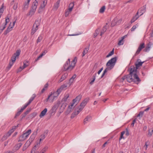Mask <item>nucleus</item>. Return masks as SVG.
Here are the masks:
<instances>
[{"label": "nucleus", "mask_w": 153, "mask_h": 153, "mask_svg": "<svg viewBox=\"0 0 153 153\" xmlns=\"http://www.w3.org/2000/svg\"><path fill=\"white\" fill-rule=\"evenodd\" d=\"M125 38V36H123L122 37L121 39L120 40L118 43V44L119 45H123L124 43V42L123 41V40Z\"/></svg>", "instance_id": "obj_28"}, {"label": "nucleus", "mask_w": 153, "mask_h": 153, "mask_svg": "<svg viewBox=\"0 0 153 153\" xmlns=\"http://www.w3.org/2000/svg\"><path fill=\"white\" fill-rule=\"evenodd\" d=\"M77 61V58L75 57L74 60L71 62L70 64V59H68L64 65V71H71L75 67Z\"/></svg>", "instance_id": "obj_2"}, {"label": "nucleus", "mask_w": 153, "mask_h": 153, "mask_svg": "<svg viewBox=\"0 0 153 153\" xmlns=\"http://www.w3.org/2000/svg\"><path fill=\"white\" fill-rule=\"evenodd\" d=\"M38 5V1L36 0H35V1L33 2V3L32 6L31 7V9L29 12V15L32 16L34 14L36 11Z\"/></svg>", "instance_id": "obj_6"}, {"label": "nucleus", "mask_w": 153, "mask_h": 153, "mask_svg": "<svg viewBox=\"0 0 153 153\" xmlns=\"http://www.w3.org/2000/svg\"><path fill=\"white\" fill-rule=\"evenodd\" d=\"M99 33V30H96L95 32V33L94 34V36L95 37H96L97 36Z\"/></svg>", "instance_id": "obj_48"}, {"label": "nucleus", "mask_w": 153, "mask_h": 153, "mask_svg": "<svg viewBox=\"0 0 153 153\" xmlns=\"http://www.w3.org/2000/svg\"><path fill=\"white\" fill-rule=\"evenodd\" d=\"M96 74H95L93 76V79L90 82V83L91 85H92L95 79V77Z\"/></svg>", "instance_id": "obj_39"}, {"label": "nucleus", "mask_w": 153, "mask_h": 153, "mask_svg": "<svg viewBox=\"0 0 153 153\" xmlns=\"http://www.w3.org/2000/svg\"><path fill=\"white\" fill-rule=\"evenodd\" d=\"M31 132V129H29L26 131L25 133H23V134L27 137Z\"/></svg>", "instance_id": "obj_30"}, {"label": "nucleus", "mask_w": 153, "mask_h": 153, "mask_svg": "<svg viewBox=\"0 0 153 153\" xmlns=\"http://www.w3.org/2000/svg\"><path fill=\"white\" fill-rule=\"evenodd\" d=\"M26 143L24 145L23 148H22L23 151H25L27 148V146H26Z\"/></svg>", "instance_id": "obj_56"}, {"label": "nucleus", "mask_w": 153, "mask_h": 153, "mask_svg": "<svg viewBox=\"0 0 153 153\" xmlns=\"http://www.w3.org/2000/svg\"><path fill=\"white\" fill-rule=\"evenodd\" d=\"M71 12V11H69V9L66 10H65V16L66 17L68 16L69 13Z\"/></svg>", "instance_id": "obj_40"}, {"label": "nucleus", "mask_w": 153, "mask_h": 153, "mask_svg": "<svg viewBox=\"0 0 153 153\" xmlns=\"http://www.w3.org/2000/svg\"><path fill=\"white\" fill-rule=\"evenodd\" d=\"M47 111V108H45L41 113L39 115V117L40 118L42 117L45 115Z\"/></svg>", "instance_id": "obj_17"}, {"label": "nucleus", "mask_w": 153, "mask_h": 153, "mask_svg": "<svg viewBox=\"0 0 153 153\" xmlns=\"http://www.w3.org/2000/svg\"><path fill=\"white\" fill-rule=\"evenodd\" d=\"M68 75V74L67 73H65L63 75H62L60 79L58 81V83H60L64 80H65V79L66 78Z\"/></svg>", "instance_id": "obj_11"}, {"label": "nucleus", "mask_w": 153, "mask_h": 153, "mask_svg": "<svg viewBox=\"0 0 153 153\" xmlns=\"http://www.w3.org/2000/svg\"><path fill=\"white\" fill-rule=\"evenodd\" d=\"M71 111V110L70 109H68L66 111V114H68Z\"/></svg>", "instance_id": "obj_64"}, {"label": "nucleus", "mask_w": 153, "mask_h": 153, "mask_svg": "<svg viewBox=\"0 0 153 153\" xmlns=\"http://www.w3.org/2000/svg\"><path fill=\"white\" fill-rule=\"evenodd\" d=\"M62 90L60 89V88H58L56 91L54 92L55 94H57V95H59L60 93L62 91Z\"/></svg>", "instance_id": "obj_36"}, {"label": "nucleus", "mask_w": 153, "mask_h": 153, "mask_svg": "<svg viewBox=\"0 0 153 153\" xmlns=\"http://www.w3.org/2000/svg\"><path fill=\"white\" fill-rule=\"evenodd\" d=\"M28 63V62L27 61H24L23 62V66L22 69H24L27 67L28 66V64H27V63Z\"/></svg>", "instance_id": "obj_37"}, {"label": "nucleus", "mask_w": 153, "mask_h": 153, "mask_svg": "<svg viewBox=\"0 0 153 153\" xmlns=\"http://www.w3.org/2000/svg\"><path fill=\"white\" fill-rule=\"evenodd\" d=\"M42 39V35H40L38 37L37 40V43H38L39 42H40Z\"/></svg>", "instance_id": "obj_35"}, {"label": "nucleus", "mask_w": 153, "mask_h": 153, "mask_svg": "<svg viewBox=\"0 0 153 153\" xmlns=\"http://www.w3.org/2000/svg\"><path fill=\"white\" fill-rule=\"evenodd\" d=\"M125 133V131H123L121 132V134L119 139V140H120L121 139L123 138H124V137L123 136V135Z\"/></svg>", "instance_id": "obj_38"}, {"label": "nucleus", "mask_w": 153, "mask_h": 153, "mask_svg": "<svg viewBox=\"0 0 153 153\" xmlns=\"http://www.w3.org/2000/svg\"><path fill=\"white\" fill-rule=\"evenodd\" d=\"M30 0H27V1L25 2L24 4V7L23 9L24 10L27 9L28 7V5Z\"/></svg>", "instance_id": "obj_12"}, {"label": "nucleus", "mask_w": 153, "mask_h": 153, "mask_svg": "<svg viewBox=\"0 0 153 153\" xmlns=\"http://www.w3.org/2000/svg\"><path fill=\"white\" fill-rule=\"evenodd\" d=\"M40 141L41 142L42 140H44L45 138V136L44 134L40 136Z\"/></svg>", "instance_id": "obj_49"}, {"label": "nucleus", "mask_w": 153, "mask_h": 153, "mask_svg": "<svg viewBox=\"0 0 153 153\" xmlns=\"http://www.w3.org/2000/svg\"><path fill=\"white\" fill-rule=\"evenodd\" d=\"M48 86V83H47L45 85L43 88L46 90L47 89Z\"/></svg>", "instance_id": "obj_58"}, {"label": "nucleus", "mask_w": 153, "mask_h": 153, "mask_svg": "<svg viewBox=\"0 0 153 153\" xmlns=\"http://www.w3.org/2000/svg\"><path fill=\"white\" fill-rule=\"evenodd\" d=\"M38 130V129H37L36 131H34L32 134V135H33V136L36 137V134H37V131Z\"/></svg>", "instance_id": "obj_62"}, {"label": "nucleus", "mask_w": 153, "mask_h": 153, "mask_svg": "<svg viewBox=\"0 0 153 153\" xmlns=\"http://www.w3.org/2000/svg\"><path fill=\"white\" fill-rule=\"evenodd\" d=\"M90 46V44L88 46L85 48L84 50L82 53V56L83 57L85 54H86L88 52V51L89 50V47Z\"/></svg>", "instance_id": "obj_16"}, {"label": "nucleus", "mask_w": 153, "mask_h": 153, "mask_svg": "<svg viewBox=\"0 0 153 153\" xmlns=\"http://www.w3.org/2000/svg\"><path fill=\"white\" fill-rule=\"evenodd\" d=\"M14 127V128H12L9 131L10 133H12L14 131L15 129L16 128V127L15 126Z\"/></svg>", "instance_id": "obj_61"}, {"label": "nucleus", "mask_w": 153, "mask_h": 153, "mask_svg": "<svg viewBox=\"0 0 153 153\" xmlns=\"http://www.w3.org/2000/svg\"><path fill=\"white\" fill-rule=\"evenodd\" d=\"M61 87L64 90H65L66 89V88L67 87V86L65 85V84H63L62 85Z\"/></svg>", "instance_id": "obj_57"}, {"label": "nucleus", "mask_w": 153, "mask_h": 153, "mask_svg": "<svg viewBox=\"0 0 153 153\" xmlns=\"http://www.w3.org/2000/svg\"><path fill=\"white\" fill-rule=\"evenodd\" d=\"M107 30L106 26L105 25L102 28L101 31L100 32V35L102 36L103 34Z\"/></svg>", "instance_id": "obj_24"}, {"label": "nucleus", "mask_w": 153, "mask_h": 153, "mask_svg": "<svg viewBox=\"0 0 153 153\" xmlns=\"http://www.w3.org/2000/svg\"><path fill=\"white\" fill-rule=\"evenodd\" d=\"M42 2V3L41 4L40 7H41L42 8H43L45 7L47 3V2H45V0H43Z\"/></svg>", "instance_id": "obj_32"}, {"label": "nucleus", "mask_w": 153, "mask_h": 153, "mask_svg": "<svg viewBox=\"0 0 153 153\" xmlns=\"http://www.w3.org/2000/svg\"><path fill=\"white\" fill-rule=\"evenodd\" d=\"M11 23H10L9 26L7 28L6 30H5L4 32V35H6L8 33L10 32L12 30V28H13V26L10 27L11 26Z\"/></svg>", "instance_id": "obj_14"}, {"label": "nucleus", "mask_w": 153, "mask_h": 153, "mask_svg": "<svg viewBox=\"0 0 153 153\" xmlns=\"http://www.w3.org/2000/svg\"><path fill=\"white\" fill-rule=\"evenodd\" d=\"M74 4L73 2L71 3L69 6V11H72L74 7Z\"/></svg>", "instance_id": "obj_27"}, {"label": "nucleus", "mask_w": 153, "mask_h": 153, "mask_svg": "<svg viewBox=\"0 0 153 153\" xmlns=\"http://www.w3.org/2000/svg\"><path fill=\"white\" fill-rule=\"evenodd\" d=\"M117 60V57H115L109 60L106 63V66L107 67L104 70L103 73L105 74L108 71L112 69L115 65Z\"/></svg>", "instance_id": "obj_3"}, {"label": "nucleus", "mask_w": 153, "mask_h": 153, "mask_svg": "<svg viewBox=\"0 0 153 153\" xmlns=\"http://www.w3.org/2000/svg\"><path fill=\"white\" fill-rule=\"evenodd\" d=\"M140 48H141V49H143L145 47V44L144 43H143L142 44H140L139 46L138 47Z\"/></svg>", "instance_id": "obj_44"}, {"label": "nucleus", "mask_w": 153, "mask_h": 153, "mask_svg": "<svg viewBox=\"0 0 153 153\" xmlns=\"http://www.w3.org/2000/svg\"><path fill=\"white\" fill-rule=\"evenodd\" d=\"M153 133V130H152V131L151 132H150V131L149 130V133L148 134V136L149 137H151Z\"/></svg>", "instance_id": "obj_53"}, {"label": "nucleus", "mask_w": 153, "mask_h": 153, "mask_svg": "<svg viewBox=\"0 0 153 153\" xmlns=\"http://www.w3.org/2000/svg\"><path fill=\"white\" fill-rule=\"evenodd\" d=\"M144 113V111H140L137 115V117H142Z\"/></svg>", "instance_id": "obj_46"}, {"label": "nucleus", "mask_w": 153, "mask_h": 153, "mask_svg": "<svg viewBox=\"0 0 153 153\" xmlns=\"http://www.w3.org/2000/svg\"><path fill=\"white\" fill-rule=\"evenodd\" d=\"M89 98H85L81 103L80 106L83 107L84 108L86 104L89 101Z\"/></svg>", "instance_id": "obj_10"}, {"label": "nucleus", "mask_w": 153, "mask_h": 153, "mask_svg": "<svg viewBox=\"0 0 153 153\" xmlns=\"http://www.w3.org/2000/svg\"><path fill=\"white\" fill-rule=\"evenodd\" d=\"M146 5H145L138 10V12H139L140 13H141L140 16L142 15L146 12Z\"/></svg>", "instance_id": "obj_8"}, {"label": "nucleus", "mask_w": 153, "mask_h": 153, "mask_svg": "<svg viewBox=\"0 0 153 153\" xmlns=\"http://www.w3.org/2000/svg\"><path fill=\"white\" fill-rule=\"evenodd\" d=\"M136 119H134L133 120L132 123L131 124V126H132V127L134 126V124L135 123L136 121Z\"/></svg>", "instance_id": "obj_59"}, {"label": "nucleus", "mask_w": 153, "mask_h": 153, "mask_svg": "<svg viewBox=\"0 0 153 153\" xmlns=\"http://www.w3.org/2000/svg\"><path fill=\"white\" fill-rule=\"evenodd\" d=\"M139 12L137 11L135 15L132 18L131 21V23H132L136 20L140 16L138 15Z\"/></svg>", "instance_id": "obj_7"}, {"label": "nucleus", "mask_w": 153, "mask_h": 153, "mask_svg": "<svg viewBox=\"0 0 153 153\" xmlns=\"http://www.w3.org/2000/svg\"><path fill=\"white\" fill-rule=\"evenodd\" d=\"M82 98V96L80 95H78L76 97L75 99H74L73 100V101H74L78 103L79 100H81Z\"/></svg>", "instance_id": "obj_20"}, {"label": "nucleus", "mask_w": 153, "mask_h": 153, "mask_svg": "<svg viewBox=\"0 0 153 153\" xmlns=\"http://www.w3.org/2000/svg\"><path fill=\"white\" fill-rule=\"evenodd\" d=\"M40 20H36L35 22L33 25H34V27H38V26H39L40 25Z\"/></svg>", "instance_id": "obj_26"}, {"label": "nucleus", "mask_w": 153, "mask_h": 153, "mask_svg": "<svg viewBox=\"0 0 153 153\" xmlns=\"http://www.w3.org/2000/svg\"><path fill=\"white\" fill-rule=\"evenodd\" d=\"M52 94H53L52 96L53 97V98H52V100H53L55 97H57L59 95H57V94H55L54 92L53 93L52 92Z\"/></svg>", "instance_id": "obj_45"}, {"label": "nucleus", "mask_w": 153, "mask_h": 153, "mask_svg": "<svg viewBox=\"0 0 153 153\" xmlns=\"http://www.w3.org/2000/svg\"><path fill=\"white\" fill-rule=\"evenodd\" d=\"M150 48L149 47L146 46L143 51L145 52H147L149 51Z\"/></svg>", "instance_id": "obj_50"}, {"label": "nucleus", "mask_w": 153, "mask_h": 153, "mask_svg": "<svg viewBox=\"0 0 153 153\" xmlns=\"http://www.w3.org/2000/svg\"><path fill=\"white\" fill-rule=\"evenodd\" d=\"M140 59H138L137 60V61L134 64L135 67L134 65H132L129 68H131V67H133V68H134V71L136 72V73L137 74L138 73L137 69L140 67L142 65V64L144 62V61L142 62H140Z\"/></svg>", "instance_id": "obj_5"}, {"label": "nucleus", "mask_w": 153, "mask_h": 153, "mask_svg": "<svg viewBox=\"0 0 153 153\" xmlns=\"http://www.w3.org/2000/svg\"><path fill=\"white\" fill-rule=\"evenodd\" d=\"M105 6H102L100 9L99 10V12L100 13H104L105 11Z\"/></svg>", "instance_id": "obj_34"}, {"label": "nucleus", "mask_w": 153, "mask_h": 153, "mask_svg": "<svg viewBox=\"0 0 153 153\" xmlns=\"http://www.w3.org/2000/svg\"><path fill=\"white\" fill-rule=\"evenodd\" d=\"M27 137L23 133L19 138L18 142L22 141L25 140Z\"/></svg>", "instance_id": "obj_13"}, {"label": "nucleus", "mask_w": 153, "mask_h": 153, "mask_svg": "<svg viewBox=\"0 0 153 153\" xmlns=\"http://www.w3.org/2000/svg\"><path fill=\"white\" fill-rule=\"evenodd\" d=\"M76 102L74 101H73V102L71 103H70V105H69L68 106V108L70 109H71L72 108V107L73 106L74 104Z\"/></svg>", "instance_id": "obj_43"}, {"label": "nucleus", "mask_w": 153, "mask_h": 153, "mask_svg": "<svg viewBox=\"0 0 153 153\" xmlns=\"http://www.w3.org/2000/svg\"><path fill=\"white\" fill-rule=\"evenodd\" d=\"M21 51L20 50H17L16 52L14 53L11 57V62H10L8 65L6 67V71H8L13 65L14 63L15 62L16 58L18 57L20 54Z\"/></svg>", "instance_id": "obj_4"}, {"label": "nucleus", "mask_w": 153, "mask_h": 153, "mask_svg": "<svg viewBox=\"0 0 153 153\" xmlns=\"http://www.w3.org/2000/svg\"><path fill=\"white\" fill-rule=\"evenodd\" d=\"M38 29V27H34V25H33V27L32 29V31L31 33V35H33Z\"/></svg>", "instance_id": "obj_22"}, {"label": "nucleus", "mask_w": 153, "mask_h": 153, "mask_svg": "<svg viewBox=\"0 0 153 153\" xmlns=\"http://www.w3.org/2000/svg\"><path fill=\"white\" fill-rule=\"evenodd\" d=\"M114 49L113 48L112 50L106 56V58H108L109 57V56H111L112 55H113L114 53Z\"/></svg>", "instance_id": "obj_33"}, {"label": "nucleus", "mask_w": 153, "mask_h": 153, "mask_svg": "<svg viewBox=\"0 0 153 153\" xmlns=\"http://www.w3.org/2000/svg\"><path fill=\"white\" fill-rule=\"evenodd\" d=\"M125 132L126 133V135L127 136H128L129 135V133L128 130L127 128L126 129V131H125Z\"/></svg>", "instance_id": "obj_54"}, {"label": "nucleus", "mask_w": 153, "mask_h": 153, "mask_svg": "<svg viewBox=\"0 0 153 153\" xmlns=\"http://www.w3.org/2000/svg\"><path fill=\"white\" fill-rule=\"evenodd\" d=\"M150 142L148 140L145 142V145L144 147H146V149L148 147V146L149 145Z\"/></svg>", "instance_id": "obj_42"}, {"label": "nucleus", "mask_w": 153, "mask_h": 153, "mask_svg": "<svg viewBox=\"0 0 153 153\" xmlns=\"http://www.w3.org/2000/svg\"><path fill=\"white\" fill-rule=\"evenodd\" d=\"M53 94H52V92L51 93V94L50 95H49L48 96L46 100V102H48L49 100V99L52 96Z\"/></svg>", "instance_id": "obj_55"}, {"label": "nucleus", "mask_w": 153, "mask_h": 153, "mask_svg": "<svg viewBox=\"0 0 153 153\" xmlns=\"http://www.w3.org/2000/svg\"><path fill=\"white\" fill-rule=\"evenodd\" d=\"M18 4L17 3H15L14 4V6H13V9L14 10H16L18 7Z\"/></svg>", "instance_id": "obj_52"}, {"label": "nucleus", "mask_w": 153, "mask_h": 153, "mask_svg": "<svg viewBox=\"0 0 153 153\" xmlns=\"http://www.w3.org/2000/svg\"><path fill=\"white\" fill-rule=\"evenodd\" d=\"M43 56V54H41L40 55L35 59V61L36 62L39 59Z\"/></svg>", "instance_id": "obj_47"}, {"label": "nucleus", "mask_w": 153, "mask_h": 153, "mask_svg": "<svg viewBox=\"0 0 153 153\" xmlns=\"http://www.w3.org/2000/svg\"><path fill=\"white\" fill-rule=\"evenodd\" d=\"M36 146L37 147V148L36 149H37V150L38 151V153H39V151L38 150V147L37 146ZM48 149V147L47 146H45L44 148H43L42 150L41 151V153H45V152H46V150L47 149Z\"/></svg>", "instance_id": "obj_29"}, {"label": "nucleus", "mask_w": 153, "mask_h": 153, "mask_svg": "<svg viewBox=\"0 0 153 153\" xmlns=\"http://www.w3.org/2000/svg\"><path fill=\"white\" fill-rule=\"evenodd\" d=\"M91 120V117L90 116H88L84 120L83 123L85 124L86 123L87 121H89Z\"/></svg>", "instance_id": "obj_21"}, {"label": "nucleus", "mask_w": 153, "mask_h": 153, "mask_svg": "<svg viewBox=\"0 0 153 153\" xmlns=\"http://www.w3.org/2000/svg\"><path fill=\"white\" fill-rule=\"evenodd\" d=\"M35 137H36L33 136V135H31L30 137V140L31 141V142H32L35 138Z\"/></svg>", "instance_id": "obj_51"}, {"label": "nucleus", "mask_w": 153, "mask_h": 153, "mask_svg": "<svg viewBox=\"0 0 153 153\" xmlns=\"http://www.w3.org/2000/svg\"><path fill=\"white\" fill-rule=\"evenodd\" d=\"M69 97V94H67L65 95L64 97L62 99V100L64 102H66L68 98Z\"/></svg>", "instance_id": "obj_31"}, {"label": "nucleus", "mask_w": 153, "mask_h": 153, "mask_svg": "<svg viewBox=\"0 0 153 153\" xmlns=\"http://www.w3.org/2000/svg\"><path fill=\"white\" fill-rule=\"evenodd\" d=\"M22 144L21 143H20L16 144L14 147V149L16 151L18 150L22 146Z\"/></svg>", "instance_id": "obj_19"}, {"label": "nucleus", "mask_w": 153, "mask_h": 153, "mask_svg": "<svg viewBox=\"0 0 153 153\" xmlns=\"http://www.w3.org/2000/svg\"><path fill=\"white\" fill-rule=\"evenodd\" d=\"M126 79V76H125L123 77L121 79V82H123Z\"/></svg>", "instance_id": "obj_63"}, {"label": "nucleus", "mask_w": 153, "mask_h": 153, "mask_svg": "<svg viewBox=\"0 0 153 153\" xmlns=\"http://www.w3.org/2000/svg\"><path fill=\"white\" fill-rule=\"evenodd\" d=\"M60 3V1L59 0L57 1V2L55 4L53 7V9L56 10L59 6V4Z\"/></svg>", "instance_id": "obj_23"}, {"label": "nucleus", "mask_w": 153, "mask_h": 153, "mask_svg": "<svg viewBox=\"0 0 153 153\" xmlns=\"http://www.w3.org/2000/svg\"><path fill=\"white\" fill-rule=\"evenodd\" d=\"M134 70V68L133 67H131V68H129L128 71L129 72V74L126 75V79L129 82H133L138 84L141 80L136 72Z\"/></svg>", "instance_id": "obj_1"}, {"label": "nucleus", "mask_w": 153, "mask_h": 153, "mask_svg": "<svg viewBox=\"0 0 153 153\" xmlns=\"http://www.w3.org/2000/svg\"><path fill=\"white\" fill-rule=\"evenodd\" d=\"M137 26H138V24H137L136 25L133 26L131 29V31H134L136 29V28Z\"/></svg>", "instance_id": "obj_41"}, {"label": "nucleus", "mask_w": 153, "mask_h": 153, "mask_svg": "<svg viewBox=\"0 0 153 153\" xmlns=\"http://www.w3.org/2000/svg\"><path fill=\"white\" fill-rule=\"evenodd\" d=\"M30 108L27 109V111L22 114V117L21 120H22L23 118L25 117L26 116V115L27 114L30 112Z\"/></svg>", "instance_id": "obj_15"}, {"label": "nucleus", "mask_w": 153, "mask_h": 153, "mask_svg": "<svg viewBox=\"0 0 153 153\" xmlns=\"http://www.w3.org/2000/svg\"><path fill=\"white\" fill-rule=\"evenodd\" d=\"M35 96L33 97H31L29 100L28 102L26 104H25V105L24 106L26 108L32 102L33 100L34 99V98H35Z\"/></svg>", "instance_id": "obj_18"}, {"label": "nucleus", "mask_w": 153, "mask_h": 153, "mask_svg": "<svg viewBox=\"0 0 153 153\" xmlns=\"http://www.w3.org/2000/svg\"><path fill=\"white\" fill-rule=\"evenodd\" d=\"M26 108L24 106H22L21 109L20 110H18V112H17V113L16 114L15 116L14 117V118H17V117L18 116H19L22 113V112Z\"/></svg>", "instance_id": "obj_9"}, {"label": "nucleus", "mask_w": 153, "mask_h": 153, "mask_svg": "<svg viewBox=\"0 0 153 153\" xmlns=\"http://www.w3.org/2000/svg\"><path fill=\"white\" fill-rule=\"evenodd\" d=\"M37 148V147L36 146H34L31 150L30 153H38V151L37 149H36Z\"/></svg>", "instance_id": "obj_25"}, {"label": "nucleus", "mask_w": 153, "mask_h": 153, "mask_svg": "<svg viewBox=\"0 0 153 153\" xmlns=\"http://www.w3.org/2000/svg\"><path fill=\"white\" fill-rule=\"evenodd\" d=\"M6 24H2L0 25V27H1V29H3L4 27V29L6 27Z\"/></svg>", "instance_id": "obj_60"}]
</instances>
